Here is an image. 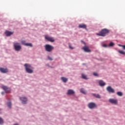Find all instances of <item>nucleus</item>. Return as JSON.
Here are the masks:
<instances>
[{
  "instance_id": "obj_16",
  "label": "nucleus",
  "mask_w": 125,
  "mask_h": 125,
  "mask_svg": "<svg viewBox=\"0 0 125 125\" xmlns=\"http://www.w3.org/2000/svg\"><path fill=\"white\" fill-rule=\"evenodd\" d=\"M99 83L100 85H101V86H103L105 85V84H106V83L104 82V81H102V80L99 81Z\"/></svg>"
},
{
  "instance_id": "obj_18",
  "label": "nucleus",
  "mask_w": 125,
  "mask_h": 125,
  "mask_svg": "<svg viewBox=\"0 0 125 125\" xmlns=\"http://www.w3.org/2000/svg\"><path fill=\"white\" fill-rule=\"evenodd\" d=\"M61 79L64 83H66L67 81H68L67 78H65V77H62Z\"/></svg>"
},
{
  "instance_id": "obj_33",
  "label": "nucleus",
  "mask_w": 125,
  "mask_h": 125,
  "mask_svg": "<svg viewBox=\"0 0 125 125\" xmlns=\"http://www.w3.org/2000/svg\"><path fill=\"white\" fill-rule=\"evenodd\" d=\"M1 113V109H0V114Z\"/></svg>"
},
{
  "instance_id": "obj_34",
  "label": "nucleus",
  "mask_w": 125,
  "mask_h": 125,
  "mask_svg": "<svg viewBox=\"0 0 125 125\" xmlns=\"http://www.w3.org/2000/svg\"><path fill=\"white\" fill-rule=\"evenodd\" d=\"M2 94H4V92H1Z\"/></svg>"
},
{
  "instance_id": "obj_35",
  "label": "nucleus",
  "mask_w": 125,
  "mask_h": 125,
  "mask_svg": "<svg viewBox=\"0 0 125 125\" xmlns=\"http://www.w3.org/2000/svg\"><path fill=\"white\" fill-rule=\"evenodd\" d=\"M15 125H19L18 124H15Z\"/></svg>"
},
{
  "instance_id": "obj_2",
  "label": "nucleus",
  "mask_w": 125,
  "mask_h": 125,
  "mask_svg": "<svg viewBox=\"0 0 125 125\" xmlns=\"http://www.w3.org/2000/svg\"><path fill=\"white\" fill-rule=\"evenodd\" d=\"M24 67L27 73L30 74L33 73V68L31 66L30 64L26 63L24 64Z\"/></svg>"
},
{
  "instance_id": "obj_15",
  "label": "nucleus",
  "mask_w": 125,
  "mask_h": 125,
  "mask_svg": "<svg viewBox=\"0 0 125 125\" xmlns=\"http://www.w3.org/2000/svg\"><path fill=\"white\" fill-rule=\"evenodd\" d=\"M26 42V41H21L22 43H24L25 45H27L28 46H32V43H30L28 42H27L26 43H24Z\"/></svg>"
},
{
  "instance_id": "obj_20",
  "label": "nucleus",
  "mask_w": 125,
  "mask_h": 125,
  "mask_svg": "<svg viewBox=\"0 0 125 125\" xmlns=\"http://www.w3.org/2000/svg\"><path fill=\"white\" fill-rule=\"evenodd\" d=\"M82 77L83 79H84L85 80L87 79V78L86 75H84V74H82Z\"/></svg>"
},
{
  "instance_id": "obj_3",
  "label": "nucleus",
  "mask_w": 125,
  "mask_h": 125,
  "mask_svg": "<svg viewBox=\"0 0 125 125\" xmlns=\"http://www.w3.org/2000/svg\"><path fill=\"white\" fill-rule=\"evenodd\" d=\"M45 48L46 51L50 52L54 49V47L52 45H50V44H45Z\"/></svg>"
},
{
  "instance_id": "obj_9",
  "label": "nucleus",
  "mask_w": 125,
  "mask_h": 125,
  "mask_svg": "<svg viewBox=\"0 0 125 125\" xmlns=\"http://www.w3.org/2000/svg\"><path fill=\"white\" fill-rule=\"evenodd\" d=\"M83 49L85 51V52H90L91 51L90 49H89V47L87 46V45H85V46H83Z\"/></svg>"
},
{
  "instance_id": "obj_7",
  "label": "nucleus",
  "mask_w": 125,
  "mask_h": 125,
  "mask_svg": "<svg viewBox=\"0 0 125 125\" xmlns=\"http://www.w3.org/2000/svg\"><path fill=\"white\" fill-rule=\"evenodd\" d=\"M88 106L90 109H93L96 107V104L94 102H90V103L88 104Z\"/></svg>"
},
{
  "instance_id": "obj_25",
  "label": "nucleus",
  "mask_w": 125,
  "mask_h": 125,
  "mask_svg": "<svg viewBox=\"0 0 125 125\" xmlns=\"http://www.w3.org/2000/svg\"><path fill=\"white\" fill-rule=\"evenodd\" d=\"M114 45V43L112 42H110L109 44V46H113Z\"/></svg>"
},
{
  "instance_id": "obj_12",
  "label": "nucleus",
  "mask_w": 125,
  "mask_h": 125,
  "mask_svg": "<svg viewBox=\"0 0 125 125\" xmlns=\"http://www.w3.org/2000/svg\"><path fill=\"white\" fill-rule=\"evenodd\" d=\"M5 34L7 36V37H9L11 36V35H13V34H14V32H10V31H5Z\"/></svg>"
},
{
  "instance_id": "obj_31",
  "label": "nucleus",
  "mask_w": 125,
  "mask_h": 125,
  "mask_svg": "<svg viewBox=\"0 0 125 125\" xmlns=\"http://www.w3.org/2000/svg\"><path fill=\"white\" fill-rule=\"evenodd\" d=\"M122 47L123 48V49L125 50V45H123Z\"/></svg>"
},
{
  "instance_id": "obj_24",
  "label": "nucleus",
  "mask_w": 125,
  "mask_h": 125,
  "mask_svg": "<svg viewBox=\"0 0 125 125\" xmlns=\"http://www.w3.org/2000/svg\"><path fill=\"white\" fill-rule=\"evenodd\" d=\"M119 52L121 54H125V52L123 50H119Z\"/></svg>"
},
{
  "instance_id": "obj_1",
  "label": "nucleus",
  "mask_w": 125,
  "mask_h": 125,
  "mask_svg": "<svg viewBox=\"0 0 125 125\" xmlns=\"http://www.w3.org/2000/svg\"><path fill=\"white\" fill-rule=\"evenodd\" d=\"M110 31L108 29H103L99 33H97L96 35L97 36H101L102 37H105L106 35L109 34Z\"/></svg>"
},
{
  "instance_id": "obj_17",
  "label": "nucleus",
  "mask_w": 125,
  "mask_h": 125,
  "mask_svg": "<svg viewBox=\"0 0 125 125\" xmlns=\"http://www.w3.org/2000/svg\"><path fill=\"white\" fill-rule=\"evenodd\" d=\"M75 91L73 89H68L67 91V94H73Z\"/></svg>"
},
{
  "instance_id": "obj_19",
  "label": "nucleus",
  "mask_w": 125,
  "mask_h": 125,
  "mask_svg": "<svg viewBox=\"0 0 125 125\" xmlns=\"http://www.w3.org/2000/svg\"><path fill=\"white\" fill-rule=\"evenodd\" d=\"M93 96H95V97H97V98H101V97L100 96V94H96V93H93Z\"/></svg>"
},
{
  "instance_id": "obj_32",
  "label": "nucleus",
  "mask_w": 125,
  "mask_h": 125,
  "mask_svg": "<svg viewBox=\"0 0 125 125\" xmlns=\"http://www.w3.org/2000/svg\"><path fill=\"white\" fill-rule=\"evenodd\" d=\"M119 46H122V47H123V45H122V44H119Z\"/></svg>"
},
{
  "instance_id": "obj_28",
  "label": "nucleus",
  "mask_w": 125,
  "mask_h": 125,
  "mask_svg": "<svg viewBox=\"0 0 125 125\" xmlns=\"http://www.w3.org/2000/svg\"><path fill=\"white\" fill-rule=\"evenodd\" d=\"M93 75H94V76H98V74H97V73H95V72H94V73H93Z\"/></svg>"
},
{
  "instance_id": "obj_29",
  "label": "nucleus",
  "mask_w": 125,
  "mask_h": 125,
  "mask_svg": "<svg viewBox=\"0 0 125 125\" xmlns=\"http://www.w3.org/2000/svg\"><path fill=\"white\" fill-rule=\"evenodd\" d=\"M48 59H49V60H53L52 58L51 57H50V56H48Z\"/></svg>"
},
{
  "instance_id": "obj_4",
  "label": "nucleus",
  "mask_w": 125,
  "mask_h": 125,
  "mask_svg": "<svg viewBox=\"0 0 125 125\" xmlns=\"http://www.w3.org/2000/svg\"><path fill=\"white\" fill-rule=\"evenodd\" d=\"M14 46L15 50L17 51L21 50V46L19 42H15V43H14Z\"/></svg>"
},
{
  "instance_id": "obj_30",
  "label": "nucleus",
  "mask_w": 125,
  "mask_h": 125,
  "mask_svg": "<svg viewBox=\"0 0 125 125\" xmlns=\"http://www.w3.org/2000/svg\"><path fill=\"white\" fill-rule=\"evenodd\" d=\"M103 46H104V47H107V44H103Z\"/></svg>"
},
{
  "instance_id": "obj_11",
  "label": "nucleus",
  "mask_w": 125,
  "mask_h": 125,
  "mask_svg": "<svg viewBox=\"0 0 125 125\" xmlns=\"http://www.w3.org/2000/svg\"><path fill=\"white\" fill-rule=\"evenodd\" d=\"M20 99L23 104H25L28 100L26 97H20Z\"/></svg>"
},
{
  "instance_id": "obj_26",
  "label": "nucleus",
  "mask_w": 125,
  "mask_h": 125,
  "mask_svg": "<svg viewBox=\"0 0 125 125\" xmlns=\"http://www.w3.org/2000/svg\"><path fill=\"white\" fill-rule=\"evenodd\" d=\"M4 121L3 120V119H2V118H1V117H0V124H3Z\"/></svg>"
},
{
  "instance_id": "obj_14",
  "label": "nucleus",
  "mask_w": 125,
  "mask_h": 125,
  "mask_svg": "<svg viewBox=\"0 0 125 125\" xmlns=\"http://www.w3.org/2000/svg\"><path fill=\"white\" fill-rule=\"evenodd\" d=\"M87 26L85 24H80L79 28H82L83 29H86Z\"/></svg>"
},
{
  "instance_id": "obj_5",
  "label": "nucleus",
  "mask_w": 125,
  "mask_h": 125,
  "mask_svg": "<svg viewBox=\"0 0 125 125\" xmlns=\"http://www.w3.org/2000/svg\"><path fill=\"white\" fill-rule=\"evenodd\" d=\"M45 39L48 42H54L55 41L54 38L53 37H50L49 36H48L47 35H46L45 36Z\"/></svg>"
},
{
  "instance_id": "obj_6",
  "label": "nucleus",
  "mask_w": 125,
  "mask_h": 125,
  "mask_svg": "<svg viewBox=\"0 0 125 125\" xmlns=\"http://www.w3.org/2000/svg\"><path fill=\"white\" fill-rule=\"evenodd\" d=\"M2 88L7 93H9L11 91V88L10 87H8L6 85H2Z\"/></svg>"
},
{
  "instance_id": "obj_13",
  "label": "nucleus",
  "mask_w": 125,
  "mask_h": 125,
  "mask_svg": "<svg viewBox=\"0 0 125 125\" xmlns=\"http://www.w3.org/2000/svg\"><path fill=\"white\" fill-rule=\"evenodd\" d=\"M0 71L2 73H7L8 72V70L7 68H0Z\"/></svg>"
},
{
  "instance_id": "obj_22",
  "label": "nucleus",
  "mask_w": 125,
  "mask_h": 125,
  "mask_svg": "<svg viewBox=\"0 0 125 125\" xmlns=\"http://www.w3.org/2000/svg\"><path fill=\"white\" fill-rule=\"evenodd\" d=\"M117 93L119 96H122L123 95V92H122L121 91H118Z\"/></svg>"
},
{
  "instance_id": "obj_10",
  "label": "nucleus",
  "mask_w": 125,
  "mask_h": 125,
  "mask_svg": "<svg viewBox=\"0 0 125 125\" xmlns=\"http://www.w3.org/2000/svg\"><path fill=\"white\" fill-rule=\"evenodd\" d=\"M109 101V102L113 103L114 104H117L118 103V100L117 99H114L113 98H110Z\"/></svg>"
},
{
  "instance_id": "obj_27",
  "label": "nucleus",
  "mask_w": 125,
  "mask_h": 125,
  "mask_svg": "<svg viewBox=\"0 0 125 125\" xmlns=\"http://www.w3.org/2000/svg\"><path fill=\"white\" fill-rule=\"evenodd\" d=\"M69 48H71V49H73L74 47H73L71 44H69Z\"/></svg>"
},
{
  "instance_id": "obj_8",
  "label": "nucleus",
  "mask_w": 125,
  "mask_h": 125,
  "mask_svg": "<svg viewBox=\"0 0 125 125\" xmlns=\"http://www.w3.org/2000/svg\"><path fill=\"white\" fill-rule=\"evenodd\" d=\"M106 89L108 92H112V93H114L115 92V90L114 88H112V86L109 85L106 87Z\"/></svg>"
},
{
  "instance_id": "obj_21",
  "label": "nucleus",
  "mask_w": 125,
  "mask_h": 125,
  "mask_svg": "<svg viewBox=\"0 0 125 125\" xmlns=\"http://www.w3.org/2000/svg\"><path fill=\"white\" fill-rule=\"evenodd\" d=\"M81 92H82V93H83L84 94H85L86 92L83 88H81L80 89Z\"/></svg>"
},
{
  "instance_id": "obj_23",
  "label": "nucleus",
  "mask_w": 125,
  "mask_h": 125,
  "mask_svg": "<svg viewBox=\"0 0 125 125\" xmlns=\"http://www.w3.org/2000/svg\"><path fill=\"white\" fill-rule=\"evenodd\" d=\"M7 105H8V106L9 107V108H11V106H12L11 102H8Z\"/></svg>"
}]
</instances>
